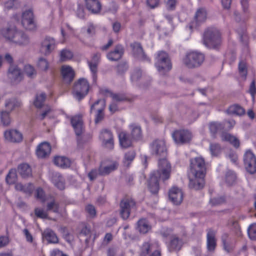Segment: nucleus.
Instances as JSON below:
<instances>
[{
	"label": "nucleus",
	"instance_id": "obj_1",
	"mask_svg": "<svg viewBox=\"0 0 256 256\" xmlns=\"http://www.w3.org/2000/svg\"><path fill=\"white\" fill-rule=\"evenodd\" d=\"M206 172V163L203 158L196 157L191 159L188 175L190 187L196 190L202 188L204 184Z\"/></svg>",
	"mask_w": 256,
	"mask_h": 256
},
{
	"label": "nucleus",
	"instance_id": "obj_2",
	"mask_svg": "<svg viewBox=\"0 0 256 256\" xmlns=\"http://www.w3.org/2000/svg\"><path fill=\"white\" fill-rule=\"evenodd\" d=\"M158 168L150 174L148 188L153 194L158 193L159 190V180L164 182L170 178L172 166L166 158H160L158 162Z\"/></svg>",
	"mask_w": 256,
	"mask_h": 256
},
{
	"label": "nucleus",
	"instance_id": "obj_3",
	"mask_svg": "<svg viewBox=\"0 0 256 256\" xmlns=\"http://www.w3.org/2000/svg\"><path fill=\"white\" fill-rule=\"evenodd\" d=\"M204 44L210 48H216L221 44L220 34L214 27L208 28L204 34Z\"/></svg>",
	"mask_w": 256,
	"mask_h": 256
},
{
	"label": "nucleus",
	"instance_id": "obj_4",
	"mask_svg": "<svg viewBox=\"0 0 256 256\" xmlns=\"http://www.w3.org/2000/svg\"><path fill=\"white\" fill-rule=\"evenodd\" d=\"M156 60L155 66L160 74H166L172 68V64L169 56L165 52H158Z\"/></svg>",
	"mask_w": 256,
	"mask_h": 256
},
{
	"label": "nucleus",
	"instance_id": "obj_5",
	"mask_svg": "<svg viewBox=\"0 0 256 256\" xmlns=\"http://www.w3.org/2000/svg\"><path fill=\"white\" fill-rule=\"evenodd\" d=\"M204 60V56L201 52H191L186 54L184 58V64L189 68L200 66Z\"/></svg>",
	"mask_w": 256,
	"mask_h": 256
},
{
	"label": "nucleus",
	"instance_id": "obj_6",
	"mask_svg": "<svg viewBox=\"0 0 256 256\" xmlns=\"http://www.w3.org/2000/svg\"><path fill=\"white\" fill-rule=\"evenodd\" d=\"M90 84L85 78H80L74 86L72 94L74 97L78 100L82 99L88 93Z\"/></svg>",
	"mask_w": 256,
	"mask_h": 256
},
{
	"label": "nucleus",
	"instance_id": "obj_7",
	"mask_svg": "<svg viewBox=\"0 0 256 256\" xmlns=\"http://www.w3.org/2000/svg\"><path fill=\"white\" fill-rule=\"evenodd\" d=\"M120 214L121 218L127 220L132 210L136 209V202L130 198H124L120 204Z\"/></svg>",
	"mask_w": 256,
	"mask_h": 256
},
{
	"label": "nucleus",
	"instance_id": "obj_8",
	"mask_svg": "<svg viewBox=\"0 0 256 256\" xmlns=\"http://www.w3.org/2000/svg\"><path fill=\"white\" fill-rule=\"evenodd\" d=\"M174 142L178 144H184L189 143L192 138V132L187 130H178L172 134Z\"/></svg>",
	"mask_w": 256,
	"mask_h": 256
},
{
	"label": "nucleus",
	"instance_id": "obj_9",
	"mask_svg": "<svg viewBox=\"0 0 256 256\" xmlns=\"http://www.w3.org/2000/svg\"><path fill=\"white\" fill-rule=\"evenodd\" d=\"M244 161L245 168L248 172L254 174L256 172V157L250 150L246 152Z\"/></svg>",
	"mask_w": 256,
	"mask_h": 256
},
{
	"label": "nucleus",
	"instance_id": "obj_10",
	"mask_svg": "<svg viewBox=\"0 0 256 256\" xmlns=\"http://www.w3.org/2000/svg\"><path fill=\"white\" fill-rule=\"evenodd\" d=\"M152 153L157 156L165 157L167 154V149L165 142L156 140L150 145Z\"/></svg>",
	"mask_w": 256,
	"mask_h": 256
},
{
	"label": "nucleus",
	"instance_id": "obj_11",
	"mask_svg": "<svg viewBox=\"0 0 256 256\" xmlns=\"http://www.w3.org/2000/svg\"><path fill=\"white\" fill-rule=\"evenodd\" d=\"M99 138L104 147L109 150H112L114 148V136L110 130L107 129L102 130L100 132Z\"/></svg>",
	"mask_w": 256,
	"mask_h": 256
},
{
	"label": "nucleus",
	"instance_id": "obj_12",
	"mask_svg": "<svg viewBox=\"0 0 256 256\" xmlns=\"http://www.w3.org/2000/svg\"><path fill=\"white\" fill-rule=\"evenodd\" d=\"M118 164L116 161L106 160L102 162L98 168L99 174L101 176L108 174L116 170Z\"/></svg>",
	"mask_w": 256,
	"mask_h": 256
},
{
	"label": "nucleus",
	"instance_id": "obj_13",
	"mask_svg": "<svg viewBox=\"0 0 256 256\" xmlns=\"http://www.w3.org/2000/svg\"><path fill=\"white\" fill-rule=\"evenodd\" d=\"M105 100H99L91 106L90 112L96 111L95 122L98 124L101 122L104 118V108Z\"/></svg>",
	"mask_w": 256,
	"mask_h": 256
},
{
	"label": "nucleus",
	"instance_id": "obj_14",
	"mask_svg": "<svg viewBox=\"0 0 256 256\" xmlns=\"http://www.w3.org/2000/svg\"><path fill=\"white\" fill-rule=\"evenodd\" d=\"M168 198L174 204L178 205L182 202L184 194L181 189L177 186H172L169 190Z\"/></svg>",
	"mask_w": 256,
	"mask_h": 256
},
{
	"label": "nucleus",
	"instance_id": "obj_15",
	"mask_svg": "<svg viewBox=\"0 0 256 256\" xmlns=\"http://www.w3.org/2000/svg\"><path fill=\"white\" fill-rule=\"evenodd\" d=\"M18 30L14 25L10 24L2 28L0 33L6 40L12 42Z\"/></svg>",
	"mask_w": 256,
	"mask_h": 256
},
{
	"label": "nucleus",
	"instance_id": "obj_16",
	"mask_svg": "<svg viewBox=\"0 0 256 256\" xmlns=\"http://www.w3.org/2000/svg\"><path fill=\"white\" fill-rule=\"evenodd\" d=\"M4 136L7 140L12 142H19L22 139V134L15 130H6L4 133Z\"/></svg>",
	"mask_w": 256,
	"mask_h": 256
},
{
	"label": "nucleus",
	"instance_id": "obj_17",
	"mask_svg": "<svg viewBox=\"0 0 256 256\" xmlns=\"http://www.w3.org/2000/svg\"><path fill=\"white\" fill-rule=\"evenodd\" d=\"M29 36L24 32L18 30L12 42L19 46H26L30 43Z\"/></svg>",
	"mask_w": 256,
	"mask_h": 256
},
{
	"label": "nucleus",
	"instance_id": "obj_18",
	"mask_svg": "<svg viewBox=\"0 0 256 256\" xmlns=\"http://www.w3.org/2000/svg\"><path fill=\"white\" fill-rule=\"evenodd\" d=\"M22 27L26 30L34 31L37 28V24L34 17H20Z\"/></svg>",
	"mask_w": 256,
	"mask_h": 256
},
{
	"label": "nucleus",
	"instance_id": "obj_19",
	"mask_svg": "<svg viewBox=\"0 0 256 256\" xmlns=\"http://www.w3.org/2000/svg\"><path fill=\"white\" fill-rule=\"evenodd\" d=\"M55 48V40L50 38H46L42 43L41 52L45 54H50Z\"/></svg>",
	"mask_w": 256,
	"mask_h": 256
},
{
	"label": "nucleus",
	"instance_id": "obj_20",
	"mask_svg": "<svg viewBox=\"0 0 256 256\" xmlns=\"http://www.w3.org/2000/svg\"><path fill=\"white\" fill-rule=\"evenodd\" d=\"M51 152V146L49 143L43 142L37 147L36 154L40 158H44L48 156Z\"/></svg>",
	"mask_w": 256,
	"mask_h": 256
},
{
	"label": "nucleus",
	"instance_id": "obj_21",
	"mask_svg": "<svg viewBox=\"0 0 256 256\" xmlns=\"http://www.w3.org/2000/svg\"><path fill=\"white\" fill-rule=\"evenodd\" d=\"M71 123L76 134L78 136H80L83 132V122L82 116L77 115L72 118Z\"/></svg>",
	"mask_w": 256,
	"mask_h": 256
},
{
	"label": "nucleus",
	"instance_id": "obj_22",
	"mask_svg": "<svg viewBox=\"0 0 256 256\" xmlns=\"http://www.w3.org/2000/svg\"><path fill=\"white\" fill-rule=\"evenodd\" d=\"M8 77L14 82H20L23 78V74L17 66H12L8 70Z\"/></svg>",
	"mask_w": 256,
	"mask_h": 256
},
{
	"label": "nucleus",
	"instance_id": "obj_23",
	"mask_svg": "<svg viewBox=\"0 0 256 256\" xmlns=\"http://www.w3.org/2000/svg\"><path fill=\"white\" fill-rule=\"evenodd\" d=\"M206 238V246L208 251L214 252L216 246V232L214 230H209L207 233Z\"/></svg>",
	"mask_w": 256,
	"mask_h": 256
},
{
	"label": "nucleus",
	"instance_id": "obj_24",
	"mask_svg": "<svg viewBox=\"0 0 256 256\" xmlns=\"http://www.w3.org/2000/svg\"><path fill=\"white\" fill-rule=\"evenodd\" d=\"M61 72L64 80L67 82H70L74 77V72L72 68L69 66L64 65L62 66Z\"/></svg>",
	"mask_w": 256,
	"mask_h": 256
},
{
	"label": "nucleus",
	"instance_id": "obj_25",
	"mask_svg": "<svg viewBox=\"0 0 256 256\" xmlns=\"http://www.w3.org/2000/svg\"><path fill=\"white\" fill-rule=\"evenodd\" d=\"M124 52V50L122 46L120 44L116 45L114 50L108 54L107 57L110 60H118L122 58Z\"/></svg>",
	"mask_w": 256,
	"mask_h": 256
},
{
	"label": "nucleus",
	"instance_id": "obj_26",
	"mask_svg": "<svg viewBox=\"0 0 256 256\" xmlns=\"http://www.w3.org/2000/svg\"><path fill=\"white\" fill-rule=\"evenodd\" d=\"M88 10L92 14H98L101 10V4L98 0H85Z\"/></svg>",
	"mask_w": 256,
	"mask_h": 256
},
{
	"label": "nucleus",
	"instance_id": "obj_27",
	"mask_svg": "<svg viewBox=\"0 0 256 256\" xmlns=\"http://www.w3.org/2000/svg\"><path fill=\"white\" fill-rule=\"evenodd\" d=\"M100 54L96 53L94 55L90 61L88 62L90 70L93 74L94 80L96 78L97 68L100 62Z\"/></svg>",
	"mask_w": 256,
	"mask_h": 256
},
{
	"label": "nucleus",
	"instance_id": "obj_28",
	"mask_svg": "<svg viewBox=\"0 0 256 256\" xmlns=\"http://www.w3.org/2000/svg\"><path fill=\"white\" fill-rule=\"evenodd\" d=\"M42 236L48 243L57 244L58 242V238L56 234L50 228H47L44 231Z\"/></svg>",
	"mask_w": 256,
	"mask_h": 256
},
{
	"label": "nucleus",
	"instance_id": "obj_29",
	"mask_svg": "<svg viewBox=\"0 0 256 256\" xmlns=\"http://www.w3.org/2000/svg\"><path fill=\"white\" fill-rule=\"evenodd\" d=\"M118 138L120 146L124 148L130 147L132 144L131 139L128 134L124 132H120Z\"/></svg>",
	"mask_w": 256,
	"mask_h": 256
},
{
	"label": "nucleus",
	"instance_id": "obj_30",
	"mask_svg": "<svg viewBox=\"0 0 256 256\" xmlns=\"http://www.w3.org/2000/svg\"><path fill=\"white\" fill-rule=\"evenodd\" d=\"M156 249H158L157 244L145 242L140 248V256H146L150 252H153Z\"/></svg>",
	"mask_w": 256,
	"mask_h": 256
},
{
	"label": "nucleus",
	"instance_id": "obj_31",
	"mask_svg": "<svg viewBox=\"0 0 256 256\" xmlns=\"http://www.w3.org/2000/svg\"><path fill=\"white\" fill-rule=\"evenodd\" d=\"M221 138L222 141L228 142L236 148L240 146V142L238 139L230 134L223 133L221 136Z\"/></svg>",
	"mask_w": 256,
	"mask_h": 256
},
{
	"label": "nucleus",
	"instance_id": "obj_32",
	"mask_svg": "<svg viewBox=\"0 0 256 256\" xmlns=\"http://www.w3.org/2000/svg\"><path fill=\"white\" fill-rule=\"evenodd\" d=\"M182 245V242L181 239L176 236H173L168 245V248L170 251L179 250Z\"/></svg>",
	"mask_w": 256,
	"mask_h": 256
},
{
	"label": "nucleus",
	"instance_id": "obj_33",
	"mask_svg": "<svg viewBox=\"0 0 256 256\" xmlns=\"http://www.w3.org/2000/svg\"><path fill=\"white\" fill-rule=\"evenodd\" d=\"M137 228L142 234H146L151 229V226L148 221L144 218L140 220L137 223Z\"/></svg>",
	"mask_w": 256,
	"mask_h": 256
},
{
	"label": "nucleus",
	"instance_id": "obj_34",
	"mask_svg": "<svg viewBox=\"0 0 256 256\" xmlns=\"http://www.w3.org/2000/svg\"><path fill=\"white\" fill-rule=\"evenodd\" d=\"M18 172L22 178H27L32 176V170L26 164H20L18 167Z\"/></svg>",
	"mask_w": 256,
	"mask_h": 256
},
{
	"label": "nucleus",
	"instance_id": "obj_35",
	"mask_svg": "<svg viewBox=\"0 0 256 256\" xmlns=\"http://www.w3.org/2000/svg\"><path fill=\"white\" fill-rule=\"evenodd\" d=\"M227 112L230 114L242 116L244 114L245 110L240 106L234 104L228 108L227 110Z\"/></svg>",
	"mask_w": 256,
	"mask_h": 256
},
{
	"label": "nucleus",
	"instance_id": "obj_36",
	"mask_svg": "<svg viewBox=\"0 0 256 256\" xmlns=\"http://www.w3.org/2000/svg\"><path fill=\"white\" fill-rule=\"evenodd\" d=\"M54 163L58 166L66 168L69 167L70 162L69 159L64 156H56L54 159Z\"/></svg>",
	"mask_w": 256,
	"mask_h": 256
},
{
	"label": "nucleus",
	"instance_id": "obj_37",
	"mask_svg": "<svg viewBox=\"0 0 256 256\" xmlns=\"http://www.w3.org/2000/svg\"><path fill=\"white\" fill-rule=\"evenodd\" d=\"M209 130L213 138H216L217 132L224 128V126L221 123L213 122H210L208 125Z\"/></svg>",
	"mask_w": 256,
	"mask_h": 256
},
{
	"label": "nucleus",
	"instance_id": "obj_38",
	"mask_svg": "<svg viewBox=\"0 0 256 256\" xmlns=\"http://www.w3.org/2000/svg\"><path fill=\"white\" fill-rule=\"evenodd\" d=\"M238 70L240 78L246 80L248 73V66L246 62L244 60H241L238 64Z\"/></svg>",
	"mask_w": 256,
	"mask_h": 256
},
{
	"label": "nucleus",
	"instance_id": "obj_39",
	"mask_svg": "<svg viewBox=\"0 0 256 256\" xmlns=\"http://www.w3.org/2000/svg\"><path fill=\"white\" fill-rule=\"evenodd\" d=\"M53 184L60 190L64 188V182L63 178L59 174H56L52 178Z\"/></svg>",
	"mask_w": 256,
	"mask_h": 256
},
{
	"label": "nucleus",
	"instance_id": "obj_40",
	"mask_svg": "<svg viewBox=\"0 0 256 256\" xmlns=\"http://www.w3.org/2000/svg\"><path fill=\"white\" fill-rule=\"evenodd\" d=\"M15 188L16 190L30 194L33 190L34 186L31 184H28L24 186L20 183H17L15 185Z\"/></svg>",
	"mask_w": 256,
	"mask_h": 256
},
{
	"label": "nucleus",
	"instance_id": "obj_41",
	"mask_svg": "<svg viewBox=\"0 0 256 256\" xmlns=\"http://www.w3.org/2000/svg\"><path fill=\"white\" fill-rule=\"evenodd\" d=\"M46 95L44 93L38 94L36 96L34 104L38 108H41L45 101Z\"/></svg>",
	"mask_w": 256,
	"mask_h": 256
},
{
	"label": "nucleus",
	"instance_id": "obj_42",
	"mask_svg": "<svg viewBox=\"0 0 256 256\" xmlns=\"http://www.w3.org/2000/svg\"><path fill=\"white\" fill-rule=\"evenodd\" d=\"M134 54L139 58H144L145 54L140 44L138 43H135L132 45Z\"/></svg>",
	"mask_w": 256,
	"mask_h": 256
},
{
	"label": "nucleus",
	"instance_id": "obj_43",
	"mask_svg": "<svg viewBox=\"0 0 256 256\" xmlns=\"http://www.w3.org/2000/svg\"><path fill=\"white\" fill-rule=\"evenodd\" d=\"M132 132L131 135L132 138L134 140H138L142 138V130L140 126L136 125H132L130 126Z\"/></svg>",
	"mask_w": 256,
	"mask_h": 256
},
{
	"label": "nucleus",
	"instance_id": "obj_44",
	"mask_svg": "<svg viewBox=\"0 0 256 256\" xmlns=\"http://www.w3.org/2000/svg\"><path fill=\"white\" fill-rule=\"evenodd\" d=\"M225 180L228 186H231L234 184L236 180V176L234 173L230 170L228 171L226 174Z\"/></svg>",
	"mask_w": 256,
	"mask_h": 256
},
{
	"label": "nucleus",
	"instance_id": "obj_45",
	"mask_svg": "<svg viewBox=\"0 0 256 256\" xmlns=\"http://www.w3.org/2000/svg\"><path fill=\"white\" fill-rule=\"evenodd\" d=\"M206 20V17H193L190 24L189 28L191 30L193 28H196Z\"/></svg>",
	"mask_w": 256,
	"mask_h": 256
},
{
	"label": "nucleus",
	"instance_id": "obj_46",
	"mask_svg": "<svg viewBox=\"0 0 256 256\" xmlns=\"http://www.w3.org/2000/svg\"><path fill=\"white\" fill-rule=\"evenodd\" d=\"M73 57L72 52L68 50H62L60 53V59L61 61L64 62L70 60Z\"/></svg>",
	"mask_w": 256,
	"mask_h": 256
},
{
	"label": "nucleus",
	"instance_id": "obj_47",
	"mask_svg": "<svg viewBox=\"0 0 256 256\" xmlns=\"http://www.w3.org/2000/svg\"><path fill=\"white\" fill-rule=\"evenodd\" d=\"M210 150L212 156H216L221 152L222 148L217 143H210Z\"/></svg>",
	"mask_w": 256,
	"mask_h": 256
},
{
	"label": "nucleus",
	"instance_id": "obj_48",
	"mask_svg": "<svg viewBox=\"0 0 256 256\" xmlns=\"http://www.w3.org/2000/svg\"><path fill=\"white\" fill-rule=\"evenodd\" d=\"M37 66L40 70L46 71L49 68V64L46 59L40 58L38 60Z\"/></svg>",
	"mask_w": 256,
	"mask_h": 256
},
{
	"label": "nucleus",
	"instance_id": "obj_49",
	"mask_svg": "<svg viewBox=\"0 0 256 256\" xmlns=\"http://www.w3.org/2000/svg\"><path fill=\"white\" fill-rule=\"evenodd\" d=\"M248 234L250 240H256V223H254L248 226Z\"/></svg>",
	"mask_w": 256,
	"mask_h": 256
},
{
	"label": "nucleus",
	"instance_id": "obj_50",
	"mask_svg": "<svg viewBox=\"0 0 256 256\" xmlns=\"http://www.w3.org/2000/svg\"><path fill=\"white\" fill-rule=\"evenodd\" d=\"M24 72L30 78H33L36 76V74L34 68L30 64H26L24 66Z\"/></svg>",
	"mask_w": 256,
	"mask_h": 256
},
{
	"label": "nucleus",
	"instance_id": "obj_51",
	"mask_svg": "<svg viewBox=\"0 0 256 256\" xmlns=\"http://www.w3.org/2000/svg\"><path fill=\"white\" fill-rule=\"evenodd\" d=\"M16 171L14 170H10L6 178V182L8 184H12L16 182Z\"/></svg>",
	"mask_w": 256,
	"mask_h": 256
},
{
	"label": "nucleus",
	"instance_id": "obj_52",
	"mask_svg": "<svg viewBox=\"0 0 256 256\" xmlns=\"http://www.w3.org/2000/svg\"><path fill=\"white\" fill-rule=\"evenodd\" d=\"M1 121L4 126H8L11 122L9 113L6 112H2L1 113Z\"/></svg>",
	"mask_w": 256,
	"mask_h": 256
},
{
	"label": "nucleus",
	"instance_id": "obj_53",
	"mask_svg": "<svg viewBox=\"0 0 256 256\" xmlns=\"http://www.w3.org/2000/svg\"><path fill=\"white\" fill-rule=\"evenodd\" d=\"M18 106L17 102L14 99L9 100L6 101L5 106L8 110L12 111Z\"/></svg>",
	"mask_w": 256,
	"mask_h": 256
},
{
	"label": "nucleus",
	"instance_id": "obj_54",
	"mask_svg": "<svg viewBox=\"0 0 256 256\" xmlns=\"http://www.w3.org/2000/svg\"><path fill=\"white\" fill-rule=\"evenodd\" d=\"M136 153L134 150L128 152L125 154L124 156V162H127L129 164L134 158Z\"/></svg>",
	"mask_w": 256,
	"mask_h": 256
},
{
	"label": "nucleus",
	"instance_id": "obj_55",
	"mask_svg": "<svg viewBox=\"0 0 256 256\" xmlns=\"http://www.w3.org/2000/svg\"><path fill=\"white\" fill-rule=\"evenodd\" d=\"M34 214L38 218H46L48 216L46 211L38 208H35Z\"/></svg>",
	"mask_w": 256,
	"mask_h": 256
},
{
	"label": "nucleus",
	"instance_id": "obj_56",
	"mask_svg": "<svg viewBox=\"0 0 256 256\" xmlns=\"http://www.w3.org/2000/svg\"><path fill=\"white\" fill-rule=\"evenodd\" d=\"M59 205L55 201L52 200L47 204V210H52L54 212H58Z\"/></svg>",
	"mask_w": 256,
	"mask_h": 256
},
{
	"label": "nucleus",
	"instance_id": "obj_57",
	"mask_svg": "<svg viewBox=\"0 0 256 256\" xmlns=\"http://www.w3.org/2000/svg\"><path fill=\"white\" fill-rule=\"evenodd\" d=\"M86 211L90 218H93L96 216V210L94 206L92 204H88L86 206Z\"/></svg>",
	"mask_w": 256,
	"mask_h": 256
},
{
	"label": "nucleus",
	"instance_id": "obj_58",
	"mask_svg": "<svg viewBox=\"0 0 256 256\" xmlns=\"http://www.w3.org/2000/svg\"><path fill=\"white\" fill-rule=\"evenodd\" d=\"M112 98L114 102H121L127 100L126 97L123 94H113Z\"/></svg>",
	"mask_w": 256,
	"mask_h": 256
},
{
	"label": "nucleus",
	"instance_id": "obj_59",
	"mask_svg": "<svg viewBox=\"0 0 256 256\" xmlns=\"http://www.w3.org/2000/svg\"><path fill=\"white\" fill-rule=\"evenodd\" d=\"M228 236L227 234H224L222 237V240L224 249L228 252H230L232 250V248L228 246Z\"/></svg>",
	"mask_w": 256,
	"mask_h": 256
},
{
	"label": "nucleus",
	"instance_id": "obj_60",
	"mask_svg": "<svg viewBox=\"0 0 256 256\" xmlns=\"http://www.w3.org/2000/svg\"><path fill=\"white\" fill-rule=\"evenodd\" d=\"M248 92L251 94L252 99L254 100V96L256 94V80H252Z\"/></svg>",
	"mask_w": 256,
	"mask_h": 256
},
{
	"label": "nucleus",
	"instance_id": "obj_61",
	"mask_svg": "<svg viewBox=\"0 0 256 256\" xmlns=\"http://www.w3.org/2000/svg\"><path fill=\"white\" fill-rule=\"evenodd\" d=\"M166 6L169 10H173L174 9L176 1V0H166Z\"/></svg>",
	"mask_w": 256,
	"mask_h": 256
},
{
	"label": "nucleus",
	"instance_id": "obj_62",
	"mask_svg": "<svg viewBox=\"0 0 256 256\" xmlns=\"http://www.w3.org/2000/svg\"><path fill=\"white\" fill-rule=\"evenodd\" d=\"M36 196L37 198L40 199L42 202L45 200L44 199V193L42 189L41 188H38L36 190Z\"/></svg>",
	"mask_w": 256,
	"mask_h": 256
},
{
	"label": "nucleus",
	"instance_id": "obj_63",
	"mask_svg": "<svg viewBox=\"0 0 256 256\" xmlns=\"http://www.w3.org/2000/svg\"><path fill=\"white\" fill-rule=\"evenodd\" d=\"M128 69V66L126 63L120 64L117 66L118 72L120 74H122Z\"/></svg>",
	"mask_w": 256,
	"mask_h": 256
},
{
	"label": "nucleus",
	"instance_id": "obj_64",
	"mask_svg": "<svg viewBox=\"0 0 256 256\" xmlns=\"http://www.w3.org/2000/svg\"><path fill=\"white\" fill-rule=\"evenodd\" d=\"M50 256H68L58 249H54L50 252Z\"/></svg>",
	"mask_w": 256,
	"mask_h": 256
}]
</instances>
